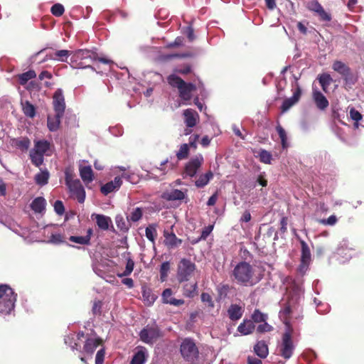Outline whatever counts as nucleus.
<instances>
[{
  "label": "nucleus",
  "instance_id": "1",
  "mask_svg": "<svg viewBox=\"0 0 364 364\" xmlns=\"http://www.w3.org/2000/svg\"><path fill=\"white\" fill-rule=\"evenodd\" d=\"M303 291L301 284L292 281L289 286L287 287V305L280 310L279 314L280 320L285 325V330L282 334L281 342L278 345V352L285 359H289L295 349V345L292 340L294 328L290 323V315L294 304L301 299Z\"/></svg>",
  "mask_w": 364,
  "mask_h": 364
},
{
  "label": "nucleus",
  "instance_id": "2",
  "mask_svg": "<svg viewBox=\"0 0 364 364\" xmlns=\"http://www.w3.org/2000/svg\"><path fill=\"white\" fill-rule=\"evenodd\" d=\"M232 276L238 284L246 287L254 286L261 280L255 268L246 262H240L235 267Z\"/></svg>",
  "mask_w": 364,
  "mask_h": 364
},
{
  "label": "nucleus",
  "instance_id": "3",
  "mask_svg": "<svg viewBox=\"0 0 364 364\" xmlns=\"http://www.w3.org/2000/svg\"><path fill=\"white\" fill-rule=\"evenodd\" d=\"M97 60V53L90 50H78L75 51L71 58L70 66L73 69L90 68L95 71V68L87 63Z\"/></svg>",
  "mask_w": 364,
  "mask_h": 364
},
{
  "label": "nucleus",
  "instance_id": "4",
  "mask_svg": "<svg viewBox=\"0 0 364 364\" xmlns=\"http://www.w3.org/2000/svg\"><path fill=\"white\" fill-rule=\"evenodd\" d=\"M16 296L11 288L0 285V315L10 314L14 309Z\"/></svg>",
  "mask_w": 364,
  "mask_h": 364
},
{
  "label": "nucleus",
  "instance_id": "5",
  "mask_svg": "<svg viewBox=\"0 0 364 364\" xmlns=\"http://www.w3.org/2000/svg\"><path fill=\"white\" fill-rule=\"evenodd\" d=\"M54 85L53 75L47 70H43L39 74L37 80L31 81L26 88L31 90H41L43 88L51 90Z\"/></svg>",
  "mask_w": 364,
  "mask_h": 364
},
{
  "label": "nucleus",
  "instance_id": "6",
  "mask_svg": "<svg viewBox=\"0 0 364 364\" xmlns=\"http://www.w3.org/2000/svg\"><path fill=\"white\" fill-rule=\"evenodd\" d=\"M196 264L191 260L182 259L177 267L176 278L179 283L188 282L196 270Z\"/></svg>",
  "mask_w": 364,
  "mask_h": 364
},
{
  "label": "nucleus",
  "instance_id": "7",
  "mask_svg": "<svg viewBox=\"0 0 364 364\" xmlns=\"http://www.w3.org/2000/svg\"><path fill=\"white\" fill-rule=\"evenodd\" d=\"M140 339L145 343L153 344L155 343L161 336V332L159 328L155 326H147L144 328L140 333Z\"/></svg>",
  "mask_w": 364,
  "mask_h": 364
},
{
  "label": "nucleus",
  "instance_id": "8",
  "mask_svg": "<svg viewBox=\"0 0 364 364\" xmlns=\"http://www.w3.org/2000/svg\"><path fill=\"white\" fill-rule=\"evenodd\" d=\"M65 183L70 191L76 197L78 202L84 203L85 199V191L79 180H73L66 174Z\"/></svg>",
  "mask_w": 364,
  "mask_h": 364
},
{
  "label": "nucleus",
  "instance_id": "9",
  "mask_svg": "<svg viewBox=\"0 0 364 364\" xmlns=\"http://www.w3.org/2000/svg\"><path fill=\"white\" fill-rule=\"evenodd\" d=\"M181 353L186 360H191L197 356L198 348L191 339L186 338L181 343Z\"/></svg>",
  "mask_w": 364,
  "mask_h": 364
},
{
  "label": "nucleus",
  "instance_id": "10",
  "mask_svg": "<svg viewBox=\"0 0 364 364\" xmlns=\"http://www.w3.org/2000/svg\"><path fill=\"white\" fill-rule=\"evenodd\" d=\"M203 163V157L201 154H198L193 157L185 167V174L190 177H193L199 168Z\"/></svg>",
  "mask_w": 364,
  "mask_h": 364
},
{
  "label": "nucleus",
  "instance_id": "11",
  "mask_svg": "<svg viewBox=\"0 0 364 364\" xmlns=\"http://www.w3.org/2000/svg\"><path fill=\"white\" fill-rule=\"evenodd\" d=\"M301 263L299 266V271L304 272L308 267L311 260V252L308 245L304 241L301 240Z\"/></svg>",
  "mask_w": 364,
  "mask_h": 364
},
{
  "label": "nucleus",
  "instance_id": "12",
  "mask_svg": "<svg viewBox=\"0 0 364 364\" xmlns=\"http://www.w3.org/2000/svg\"><path fill=\"white\" fill-rule=\"evenodd\" d=\"M186 189H185V191L172 189L171 191H167L163 193L161 197L164 199L169 201L182 200L186 197Z\"/></svg>",
  "mask_w": 364,
  "mask_h": 364
},
{
  "label": "nucleus",
  "instance_id": "13",
  "mask_svg": "<svg viewBox=\"0 0 364 364\" xmlns=\"http://www.w3.org/2000/svg\"><path fill=\"white\" fill-rule=\"evenodd\" d=\"M53 107L55 114H58V117H63L65 112V104L62 92H55L53 95Z\"/></svg>",
  "mask_w": 364,
  "mask_h": 364
},
{
  "label": "nucleus",
  "instance_id": "14",
  "mask_svg": "<svg viewBox=\"0 0 364 364\" xmlns=\"http://www.w3.org/2000/svg\"><path fill=\"white\" fill-rule=\"evenodd\" d=\"M184 122L188 127H195L199 122V115L192 109H186L183 113Z\"/></svg>",
  "mask_w": 364,
  "mask_h": 364
},
{
  "label": "nucleus",
  "instance_id": "15",
  "mask_svg": "<svg viewBox=\"0 0 364 364\" xmlns=\"http://www.w3.org/2000/svg\"><path fill=\"white\" fill-rule=\"evenodd\" d=\"M91 218L96 221L98 228L102 230H107L112 225V219L105 215L92 213Z\"/></svg>",
  "mask_w": 364,
  "mask_h": 364
},
{
  "label": "nucleus",
  "instance_id": "16",
  "mask_svg": "<svg viewBox=\"0 0 364 364\" xmlns=\"http://www.w3.org/2000/svg\"><path fill=\"white\" fill-rule=\"evenodd\" d=\"M164 244L168 248H175L181 245L182 240L178 239L173 232H169L168 230H164Z\"/></svg>",
  "mask_w": 364,
  "mask_h": 364
},
{
  "label": "nucleus",
  "instance_id": "17",
  "mask_svg": "<svg viewBox=\"0 0 364 364\" xmlns=\"http://www.w3.org/2000/svg\"><path fill=\"white\" fill-rule=\"evenodd\" d=\"M301 92H294L292 97L285 99L281 107L282 112H287L291 107L296 105L301 98Z\"/></svg>",
  "mask_w": 364,
  "mask_h": 364
},
{
  "label": "nucleus",
  "instance_id": "18",
  "mask_svg": "<svg viewBox=\"0 0 364 364\" xmlns=\"http://www.w3.org/2000/svg\"><path fill=\"white\" fill-rule=\"evenodd\" d=\"M79 171L80 177L85 184L93 181V172L90 166H80Z\"/></svg>",
  "mask_w": 364,
  "mask_h": 364
},
{
  "label": "nucleus",
  "instance_id": "19",
  "mask_svg": "<svg viewBox=\"0 0 364 364\" xmlns=\"http://www.w3.org/2000/svg\"><path fill=\"white\" fill-rule=\"evenodd\" d=\"M148 353L145 348L141 347L138 349L136 353L134 355L131 364H144L147 358Z\"/></svg>",
  "mask_w": 364,
  "mask_h": 364
},
{
  "label": "nucleus",
  "instance_id": "20",
  "mask_svg": "<svg viewBox=\"0 0 364 364\" xmlns=\"http://www.w3.org/2000/svg\"><path fill=\"white\" fill-rule=\"evenodd\" d=\"M313 99L319 109L323 110L328 106V101L322 92H313Z\"/></svg>",
  "mask_w": 364,
  "mask_h": 364
},
{
  "label": "nucleus",
  "instance_id": "21",
  "mask_svg": "<svg viewBox=\"0 0 364 364\" xmlns=\"http://www.w3.org/2000/svg\"><path fill=\"white\" fill-rule=\"evenodd\" d=\"M168 82L174 87H177L178 91H185L186 82L175 74L170 75L168 77Z\"/></svg>",
  "mask_w": 364,
  "mask_h": 364
},
{
  "label": "nucleus",
  "instance_id": "22",
  "mask_svg": "<svg viewBox=\"0 0 364 364\" xmlns=\"http://www.w3.org/2000/svg\"><path fill=\"white\" fill-rule=\"evenodd\" d=\"M242 307L237 304H232L228 310L229 318L232 321L239 320L242 317Z\"/></svg>",
  "mask_w": 364,
  "mask_h": 364
},
{
  "label": "nucleus",
  "instance_id": "23",
  "mask_svg": "<svg viewBox=\"0 0 364 364\" xmlns=\"http://www.w3.org/2000/svg\"><path fill=\"white\" fill-rule=\"evenodd\" d=\"M46 201L43 197L36 198L31 204V209L36 213H41L45 210Z\"/></svg>",
  "mask_w": 364,
  "mask_h": 364
},
{
  "label": "nucleus",
  "instance_id": "24",
  "mask_svg": "<svg viewBox=\"0 0 364 364\" xmlns=\"http://www.w3.org/2000/svg\"><path fill=\"white\" fill-rule=\"evenodd\" d=\"M255 324L250 320H245L237 327V331L242 335H248L255 329Z\"/></svg>",
  "mask_w": 364,
  "mask_h": 364
},
{
  "label": "nucleus",
  "instance_id": "25",
  "mask_svg": "<svg viewBox=\"0 0 364 364\" xmlns=\"http://www.w3.org/2000/svg\"><path fill=\"white\" fill-rule=\"evenodd\" d=\"M255 353L261 358H265L269 353L267 345L264 341H258L254 348Z\"/></svg>",
  "mask_w": 364,
  "mask_h": 364
},
{
  "label": "nucleus",
  "instance_id": "26",
  "mask_svg": "<svg viewBox=\"0 0 364 364\" xmlns=\"http://www.w3.org/2000/svg\"><path fill=\"white\" fill-rule=\"evenodd\" d=\"M36 77V73L33 70H29L18 76L20 85L26 86L28 81Z\"/></svg>",
  "mask_w": 364,
  "mask_h": 364
},
{
  "label": "nucleus",
  "instance_id": "27",
  "mask_svg": "<svg viewBox=\"0 0 364 364\" xmlns=\"http://www.w3.org/2000/svg\"><path fill=\"white\" fill-rule=\"evenodd\" d=\"M62 117H58V114L54 116L48 115V128L50 132H55L58 130L60 123V119Z\"/></svg>",
  "mask_w": 364,
  "mask_h": 364
},
{
  "label": "nucleus",
  "instance_id": "28",
  "mask_svg": "<svg viewBox=\"0 0 364 364\" xmlns=\"http://www.w3.org/2000/svg\"><path fill=\"white\" fill-rule=\"evenodd\" d=\"M177 95V102L174 105L171 104V106L177 108L180 107L181 105H186L188 103L189 100L191 99V92H178Z\"/></svg>",
  "mask_w": 364,
  "mask_h": 364
},
{
  "label": "nucleus",
  "instance_id": "29",
  "mask_svg": "<svg viewBox=\"0 0 364 364\" xmlns=\"http://www.w3.org/2000/svg\"><path fill=\"white\" fill-rule=\"evenodd\" d=\"M50 174L47 169L41 170V172L35 176V181L38 185L44 186L48 183Z\"/></svg>",
  "mask_w": 364,
  "mask_h": 364
},
{
  "label": "nucleus",
  "instance_id": "30",
  "mask_svg": "<svg viewBox=\"0 0 364 364\" xmlns=\"http://www.w3.org/2000/svg\"><path fill=\"white\" fill-rule=\"evenodd\" d=\"M197 289V282L186 284L183 287V294L186 297L193 298L196 294Z\"/></svg>",
  "mask_w": 364,
  "mask_h": 364
},
{
  "label": "nucleus",
  "instance_id": "31",
  "mask_svg": "<svg viewBox=\"0 0 364 364\" xmlns=\"http://www.w3.org/2000/svg\"><path fill=\"white\" fill-rule=\"evenodd\" d=\"M213 176V174L210 171L205 174L199 176L198 178L195 182V184L198 188H203L208 183Z\"/></svg>",
  "mask_w": 364,
  "mask_h": 364
},
{
  "label": "nucleus",
  "instance_id": "32",
  "mask_svg": "<svg viewBox=\"0 0 364 364\" xmlns=\"http://www.w3.org/2000/svg\"><path fill=\"white\" fill-rule=\"evenodd\" d=\"M100 345V341L97 338H89L87 340L84 349L87 353L92 354Z\"/></svg>",
  "mask_w": 364,
  "mask_h": 364
},
{
  "label": "nucleus",
  "instance_id": "33",
  "mask_svg": "<svg viewBox=\"0 0 364 364\" xmlns=\"http://www.w3.org/2000/svg\"><path fill=\"white\" fill-rule=\"evenodd\" d=\"M333 69L341 74L343 77L348 74L349 68L341 61H336L333 64Z\"/></svg>",
  "mask_w": 364,
  "mask_h": 364
},
{
  "label": "nucleus",
  "instance_id": "34",
  "mask_svg": "<svg viewBox=\"0 0 364 364\" xmlns=\"http://www.w3.org/2000/svg\"><path fill=\"white\" fill-rule=\"evenodd\" d=\"M43 156L42 154L36 151L33 149L30 151L31 162L36 166H40L43 162Z\"/></svg>",
  "mask_w": 364,
  "mask_h": 364
},
{
  "label": "nucleus",
  "instance_id": "35",
  "mask_svg": "<svg viewBox=\"0 0 364 364\" xmlns=\"http://www.w3.org/2000/svg\"><path fill=\"white\" fill-rule=\"evenodd\" d=\"M50 148V144L46 140L37 141L35 142L33 149L44 155Z\"/></svg>",
  "mask_w": 364,
  "mask_h": 364
},
{
  "label": "nucleus",
  "instance_id": "36",
  "mask_svg": "<svg viewBox=\"0 0 364 364\" xmlns=\"http://www.w3.org/2000/svg\"><path fill=\"white\" fill-rule=\"evenodd\" d=\"M70 55V51L68 50H60L54 53V56H51L50 58L54 60H58L61 62H66L68 56Z\"/></svg>",
  "mask_w": 364,
  "mask_h": 364
},
{
  "label": "nucleus",
  "instance_id": "37",
  "mask_svg": "<svg viewBox=\"0 0 364 364\" xmlns=\"http://www.w3.org/2000/svg\"><path fill=\"white\" fill-rule=\"evenodd\" d=\"M142 214L141 208H136L130 212V213L127 216V218L129 221L137 222L141 218Z\"/></svg>",
  "mask_w": 364,
  "mask_h": 364
},
{
  "label": "nucleus",
  "instance_id": "38",
  "mask_svg": "<svg viewBox=\"0 0 364 364\" xmlns=\"http://www.w3.org/2000/svg\"><path fill=\"white\" fill-rule=\"evenodd\" d=\"M22 107L23 113L29 117L33 118L36 114V110L34 106L31 104L28 101H26L25 102H22Z\"/></svg>",
  "mask_w": 364,
  "mask_h": 364
},
{
  "label": "nucleus",
  "instance_id": "39",
  "mask_svg": "<svg viewBox=\"0 0 364 364\" xmlns=\"http://www.w3.org/2000/svg\"><path fill=\"white\" fill-rule=\"evenodd\" d=\"M346 112L354 122H359L362 119V114L352 106L347 107Z\"/></svg>",
  "mask_w": 364,
  "mask_h": 364
},
{
  "label": "nucleus",
  "instance_id": "40",
  "mask_svg": "<svg viewBox=\"0 0 364 364\" xmlns=\"http://www.w3.org/2000/svg\"><path fill=\"white\" fill-rule=\"evenodd\" d=\"M318 82L322 87L323 91H326L328 86L332 82V78L328 74H323L318 77Z\"/></svg>",
  "mask_w": 364,
  "mask_h": 364
},
{
  "label": "nucleus",
  "instance_id": "41",
  "mask_svg": "<svg viewBox=\"0 0 364 364\" xmlns=\"http://www.w3.org/2000/svg\"><path fill=\"white\" fill-rule=\"evenodd\" d=\"M169 271L170 263L168 262H163L160 268V279L161 282H164L166 280Z\"/></svg>",
  "mask_w": 364,
  "mask_h": 364
},
{
  "label": "nucleus",
  "instance_id": "42",
  "mask_svg": "<svg viewBox=\"0 0 364 364\" xmlns=\"http://www.w3.org/2000/svg\"><path fill=\"white\" fill-rule=\"evenodd\" d=\"M146 238L152 242H154L155 237L156 236V226L154 225H150L146 228Z\"/></svg>",
  "mask_w": 364,
  "mask_h": 364
},
{
  "label": "nucleus",
  "instance_id": "43",
  "mask_svg": "<svg viewBox=\"0 0 364 364\" xmlns=\"http://www.w3.org/2000/svg\"><path fill=\"white\" fill-rule=\"evenodd\" d=\"M189 148L187 144H183L180 146L179 150L176 153L178 159L182 160L186 159L188 155Z\"/></svg>",
  "mask_w": 364,
  "mask_h": 364
},
{
  "label": "nucleus",
  "instance_id": "44",
  "mask_svg": "<svg viewBox=\"0 0 364 364\" xmlns=\"http://www.w3.org/2000/svg\"><path fill=\"white\" fill-rule=\"evenodd\" d=\"M201 301L204 304L210 308L213 309L215 306L214 301H213L212 296L206 292H203L201 294Z\"/></svg>",
  "mask_w": 364,
  "mask_h": 364
},
{
  "label": "nucleus",
  "instance_id": "45",
  "mask_svg": "<svg viewBox=\"0 0 364 364\" xmlns=\"http://www.w3.org/2000/svg\"><path fill=\"white\" fill-rule=\"evenodd\" d=\"M69 240L72 242L77 243L79 245H90L88 237H85L84 236H70L69 237Z\"/></svg>",
  "mask_w": 364,
  "mask_h": 364
},
{
  "label": "nucleus",
  "instance_id": "46",
  "mask_svg": "<svg viewBox=\"0 0 364 364\" xmlns=\"http://www.w3.org/2000/svg\"><path fill=\"white\" fill-rule=\"evenodd\" d=\"M15 145L22 150H27L30 146V140L28 138L16 139Z\"/></svg>",
  "mask_w": 364,
  "mask_h": 364
},
{
  "label": "nucleus",
  "instance_id": "47",
  "mask_svg": "<svg viewBox=\"0 0 364 364\" xmlns=\"http://www.w3.org/2000/svg\"><path fill=\"white\" fill-rule=\"evenodd\" d=\"M276 129L281 139L282 147L284 149L287 146L286 132L280 125H278Z\"/></svg>",
  "mask_w": 364,
  "mask_h": 364
},
{
  "label": "nucleus",
  "instance_id": "48",
  "mask_svg": "<svg viewBox=\"0 0 364 364\" xmlns=\"http://www.w3.org/2000/svg\"><path fill=\"white\" fill-rule=\"evenodd\" d=\"M50 11L53 15L55 16H60L63 14L65 9L62 4H55L51 7Z\"/></svg>",
  "mask_w": 364,
  "mask_h": 364
},
{
  "label": "nucleus",
  "instance_id": "49",
  "mask_svg": "<svg viewBox=\"0 0 364 364\" xmlns=\"http://www.w3.org/2000/svg\"><path fill=\"white\" fill-rule=\"evenodd\" d=\"M134 266V263L133 260H132L131 259H129L126 264L125 270L124 271L123 273L119 274V277H122L129 275L132 273V272L133 271Z\"/></svg>",
  "mask_w": 364,
  "mask_h": 364
},
{
  "label": "nucleus",
  "instance_id": "50",
  "mask_svg": "<svg viewBox=\"0 0 364 364\" xmlns=\"http://www.w3.org/2000/svg\"><path fill=\"white\" fill-rule=\"evenodd\" d=\"M259 159L262 162L269 164L271 163L272 155L269 151L266 150H262L259 152Z\"/></svg>",
  "mask_w": 364,
  "mask_h": 364
},
{
  "label": "nucleus",
  "instance_id": "51",
  "mask_svg": "<svg viewBox=\"0 0 364 364\" xmlns=\"http://www.w3.org/2000/svg\"><path fill=\"white\" fill-rule=\"evenodd\" d=\"M252 317V319L254 320V321H255V322L265 321L267 318V315L261 313L258 310L255 311Z\"/></svg>",
  "mask_w": 364,
  "mask_h": 364
},
{
  "label": "nucleus",
  "instance_id": "52",
  "mask_svg": "<svg viewBox=\"0 0 364 364\" xmlns=\"http://www.w3.org/2000/svg\"><path fill=\"white\" fill-rule=\"evenodd\" d=\"M115 222L117 228L121 230H127L128 229L126 223L122 215H117L115 218Z\"/></svg>",
  "mask_w": 364,
  "mask_h": 364
},
{
  "label": "nucleus",
  "instance_id": "53",
  "mask_svg": "<svg viewBox=\"0 0 364 364\" xmlns=\"http://www.w3.org/2000/svg\"><path fill=\"white\" fill-rule=\"evenodd\" d=\"M322 7L323 6L317 1H311L307 4L308 9L316 14L318 13Z\"/></svg>",
  "mask_w": 364,
  "mask_h": 364
},
{
  "label": "nucleus",
  "instance_id": "54",
  "mask_svg": "<svg viewBox=\"0 0 364 364\" xmlns=\"http://www.w3.org/2000/svg\"><path fill=\"white\" fill-rule=\"evenodd\" d=\"M115 189H117L116 186L110 181L107 183L105 185L102 186L101 188V191L104 194L107 195L112 191H114Z\"/></svg>",
  "mask_w": 364,
  "mask_h": 364
},
{
  "label": "nucleus",
  "instance_id": "55",
  "mask_svg": "<svg viewBox=\"0 0 364 364\" xmlns=\"http://www.w3.org/2000/svg\"><path fill=\"white\" fill-rule=\"evenodd\" d=\"M316 14L319 16L320 19L322 21H330L331 20V14L327 13L323 7Z\"/></svg>",
  "mask_w": 364,
  "mask_h": 364
},
{
  "label": "nucleus",
  "instance_id": "56",
  "mask_svg": "<svg viewBox=\"0 0 364 364\" xmlns=\"http://www.w3.org/2000/svg\"><path fill=\"white\" fill-rule=\"evenodd\" d=\"M343 77L346 80V85H353L357 80V77L355 76V75L352 73L350 70H349L348 74L344 75Z\"/></svg>",
  "mask_w": 364,
  "mask_h": 364
},
{
  "label": "nucleus",
  "instance_id": "57",
  "mask_svg": "<svg viewBox=\"0 0 364 364\" xmlns=\"http://www.w3.org/2000/svg\"><path fill=\"white\" fill-rule=\"evenodd\" d=\"M54 210L58 215H63L65 210L63 202L56 200L54 203Z\"/></svg>",
  "mask_w": 364,
  "mask_h": 364
},
{
  "label": "nucleus",
  "instance_id": "58",
  "mask_svg": "<svg viewBox=\"0 0 364 364\" xmlns=\"http://www.w3.org/2000/svg\"><path fill=\"white\" fill-rule=\"evenodd\" d=\"M336 222L337 218L334 215L329 216L327 219H323L320 221L321 223L327 225H333L336 223Z\"/></svg>",
  "mask_w": 364,
  "mask_h": 364
},
{
  "label": "nucleus",
  "instance_id": "59",
  "mask_svg": "<svg viewBox=\"0 0 364 364\" xmlns=\"http://www.w3.org/2000/svg\"><path fill=\"white\" fill-rule=\"evenodd\" d=\"M172 290L171 289H166L162 293L163 301L166 304H168V301H171V298H173Z\"/></svg>",
  "mask_w": 364,
  "mask_h": 364
},
{
  "label": "nucleus",
  "instance_id": "60",
  "mask_svg": "<svg viewBox=\"0 0 364 364\" xmlns=\"http://www.w3.org/2000/svg\"><path fill=\"white\" fill-rule=\"evenodd\" d=\"M257 330L258 332L260 333L269 332L272 330V327L267 323L264 322V323L259 324L257 326Z\"/></svg>",
  "mask_w": 364,
  "mask_h": 364
},
{
  "label": "nucleus",
  "instance_id": "61",
  "mask_svg": "<svg viewBox=\"0 0 364 364\" xmlns=\"http://www.w3.org/2000/svg\"><path fill=\"white\" fill-rule=\"evenodd\" d=\"M75 335H70V336H67L65 338V343L66 344L69 345L73 350H74V349L77 350L78 345L76 343H75L74 345H73V341L75 339Z\"/></svg>",
  "mask_w": 364,
  "mask_h": 364
},
{
  "label": "nucleus",
  "instance_id": "62",
  "mask_svg": "<svg viewBox=\"0 0 364 364\" xmlns=\"http://www.w3.org/2000/svg\"><path fill=\"white\" fill-rule=\"evenodd\" d=\"M104 358L105 350L103 349H100L96 354L95 364H103Z\"/></svg>",
  "mask_w": 364,
  "mask_h": 364
},
{
  "label": "nucleus",
  "instance_id": "63",
  "mask_svg": "<svg viewBox=\"0 0 364 364\" xmlns=\"http://www.w3.org/2000/svg\"><path fill=\"white\" fill-rule=\"evenodd\" d=\"M151 178L159 179V176H164L165 174V171L161 168H156L153 169V171L151 173Z\"/></svg>",
  "mask_w": 364,
  "mask_h": 364
},
{
  "label": "nucleus",
  "instance_id": "64",
  "mask_svg": "<svg viewBox=\"0 0 364 364\" xmlns=\"http://www.w3.org/2000/svg\"><path fill=\"white\" fill-rule=\"evenodd\" d=\"M49 242L53 243V244H60V243L63 242L62 236L60 234H53L50 236Z\"/></svg>",
  "mask_w": 364,
  "mask_h": 364
}]
</instances>
